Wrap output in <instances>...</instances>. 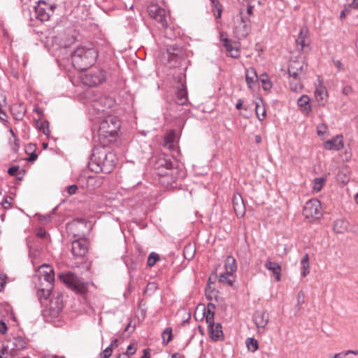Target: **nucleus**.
I'll use <instances>...</instances> for the list:
<instances>
[{
  "mask_svg": "<svg viewBox=\"0 0 358 358\" xmlns=\"http://www.w3.org/2000/svg\"><path fill=\"white\" fill-rule=\"evenodd\" d=\"M116 162L114 153L108 152L104 148H95L88 163L89 169L94 173H110Z\"/></svg>",
  "mask_w": 358,
  "mask_h": 358,
  "instance_id": "1",
  "label": "nucleus"
},
{
  "mask_svg": "<svg viewBox=\"0 0 358 358\" xmlns=\"http://www.w3.org/2000/svg\"><path fill=\"white\" fill-rule=\"evenodd\" d=\"M120 128V122L116 116L108 115L101 121L98 134L103 147L115 141Z\"/></svg>",
  "mask_w": 358,
  "mask_h": 358,
  "instance_id": "2",
  "label": "nucleus"
},
{
  "mask_svg": "<svg viewBox=\"0 0 358 358\" xmlns=\"http://www.w3.org/2000/svg\"><path fill=\"white\" fill-rule=\"evenodd\" d=\"M97 56V52L94 48L81 45L72 53V63L76 69L84 70L94 64Z\"/></svg>",
  "mask_w": 358,
  "mask_h": 358,
  "instance_id": "3",
  "label": "nucleus"
},
{
  "mask_svg": "<svg viewBox=\"0 0 358 358\" xmlns=\"http://www.w3.org/2000/svg\"><path fill=\"white\" fill-rule=\"evenodd\" d=\"M307 66V64L303 60H292L289 62L288 73L292 79L289 81L290 85H294V87H292V90L296 91L298 89L301 88V85L294 83V82L300 80L305 76Z\"/></svg>",
  "mask_w": 358,
  "mask_h": 358,
  "instance_id": "4",
  "label": "nucleus"
},
{
  "mask_svg": "<svg viewBox=\"0 0 358 358\" xmlns=\"http://www.w3.org/2000/svg\"><path fill=\"white\" fill-rule=\"evenodd\" d=\"M59 279L69 289L77 293L83 294L87 291V286L83 280L71 272L62 273Z\"/></svg>",
  "mask_w": 358,
  "mask_h": 358,
  "instance_id": "5",
  "label": "nucleus"
},
{
  "mask_svg": "<svg viewBox=\"0 0 358 358\" xmlns=\"http://www.w3.org/2000/svg\"><path fill=\"white\" fill-rule=\"evenodd\" d=\"M106 77L105 71L94 68L83 76V82L88 86H96L103 82L106 80Z\"/></svg>",
  "mask_w": 358,
  "mask_h": 358,
  "instance_id": "6",
  "label": "nucleus"
},
{
  "mask_svg": "<svg viewBox=\"0 0 358 358\" xmlns=\"http://www.w3.org/2000/svg\"><path fill=\"white\" fill-rule=\"evenodd\" d=\"M26 347L27 343L23 338L20 336L14 337L7 342L6 345L3 346L1 349V354H10V356L15 357Z\"/></svg>",
  "mask_w": 358,
  "mask_h": 358,
  "instance_id": "7",
  "label": "nucleus"
},
{
  "mask_svg": "<svg viewBox=\"0 0 358 358\" xmlns=\"http://www.w3.org/2000/svg\"><path fill=\"white\" fill-rule=\"evenodd\" d=\"M303 214L308 219H320L322 216L320 201L317 199L308 201L303 207Z\"/></svg>",
  "mask_w": 358,
  "mask_h": 358,
  "instance_id": "8",
  "label": "nucleus"
},
{
  "mask_svg": "<svg viewBox=\"0 0 358 358\" xmlns=\"http://www.w3.org/2000/svg\"><path fill=\"white\" fill-rule=\"evenodd\" d=\"M155 168L157 174L162 177H168L173 175V164L170 159L164 157H159L157 159Z\"/></svg>",
  "mask_w": 358,
  "mask_h": 358,
  "instance_id": "9",
  "label": "nucleus"
},
{
  "mask_svg": "<svg viewBox=\"0 0 358 358\" xmlns=\"http://www.w3.org/2000/svg\"><path fill=\"white\" fill-rule=\"evenodd\" d=\"M34 10L35 17L41 21H48L53 13L52 6L42 1L38 2Z\"/></svg>",
  "mask_w": 358,
  "mask_h": 358,
  "instance_id": "10",
  "label": "nucleus"
},
{
  "mask_svg": "<svg viewBox=\"0 0 358 358\" xmlns=\"http://www.w3.org/2000/svg\"><path fill=\"white\" fill-rule=\"evenodd\" d=\"M148 13L150 16L156 20L162 26L166 29L168 26L166 11L164 8L157 5H151L148 8Z\"/></svg>",
  "mask_w": 358,
  "mask_h": 358,
  "instance_id": "11",
  "label": "nucleus"
},
{
  "mask_svg": "<svg viewBox=\"0 0 358 358\" xmlns=\"http://www.w3.org/2000/svg\"><path fill=\"white\" fill-rule=\"evenodd\" d=\"M88 250V243L86 239H77L72 242L71 251L75 257H84Z\"/></svg>",
  "mask_w": 358,
  "mask_h": 358,
  "instance_id": "12",
  "label": "nucleus"
},
{
  "mask_svg": "<svg viewBox=\"0 0 358 358\" xmlns=\"http://www.w3.org/2000/svg\"><path fill=\"white\" fill-rule=\"evenodd\" d=\"M252 320L258 329V331L263 332L268 322V314L264 311L257 310L254 313Z\"/></svg>",
  "mask_w": 358,
  "mask_h": 358,
  "instance_id": "13",
  "label": "nucleus"
},
{
  "mask_svg": "<svg viewBox=\"0 0 358 358\" xmlns=\"http://www.w3.org/2000/svg\"><path fill=\"white\" fill-rule=\"evenodd\" d=\"M315 96L320 105L324 106L326 104L328 93L321 80H318V84L315 85Z\"/></svg>",
  "mask_w": 358,
  "mask_h": 358,
  "instance_id": "14",
  "label": "nucleus"
},
{
  "mask_svg": "<svg viewBox=\"0 0 358 358\" xmlns=\"http://www.w3.org/2000/svg\"><path fill=\"white\" fill-rule=\"evenodd\" d=\"M232 204L235 213L238 217H243L245 213V206L241 195L235 193L232 198Z\"/></svg>",
  "mask_w": 358,
  "mask_h": 358,
  "instance_id": "15",
  "label": "nucleus"
},
{
  "mask_svg": "<svg viewBox=\"0 0 358 358\" xmlns=\"http://www.w3.org/2000/svg\"><path fill=\"white\" fill-rule=\"evenodd\" d=\"M324 148L328 150H340L343 148L342 135H336L324 143Z\"/></svg>",
  "mask_w": 358,
  "mask_h": 358,
  "instance_id": "16",
  "label": "nucleus"
},
{
  "mask_svg": "<svg viewBox=\"0 0 358 358\" xmlns=\"http://www.w3.org/2000/svg\"><path fill=\"white\" fill-rule=\"evenodd\" d=\"M208 329L212 340L214 341L223 340L222 326L220 323L215 324L214 322L209 323L208 324Z\"/></svg>",
  "mask_w": 358,
  "mask_h": 358,
  "instance_id": "17",
  "label": "nucleus"
},
{
  "mask_svg": "<svg viewBox=\"0 0 358 358\" xmlns=\"http://www.w3.org/2000/svg\"><path fill=\"white\" fill-rule=\"evenodd\" d=\"M39 274L43 277L44 280L50 285L55 281L54 270L52 266L48 264H43L39 267Z\"/></svg>",
  "mask_w": 358,
  "mask_h": 358,
  "instance_id": "18",
  "label": "nucleus"
},
{
  "mask_svg": "<svg viewBox=\"0 0 358 358\" xmlns=\"http://www.w3.org/2000/svg\"><path fill=\"white\" fill-rule=\"evenodd\" d=\"M308 29L307 27H303L298 35V37L296 40V43L298 45L301 46V50H303L305 47L308 46L310 44V39L308 38Z\"/></svg>",
  "mask_w": 358,
  "mask_h": 358,
  "instance_id": "19",
  "label": "nucleus"
},
{
  "mask_svg": "<svg viewBox=\"0 0 358 358\" xmlns=\"http://www.w3.org/2000/svg\"><path fill=\"white\" fill-rule=\"evenodd\" d=\"M265 267L267 270L272 271L276 281L280 280L281 266L278 263L273 262L268 258L265 262Z\"/></svg>",
  "mask_w": 358,
  "mask_h": 358,
  "instance_id": "20",
  "label": "nucleus"
},
{
  "mask_svg": "<svg viewBox=\"0 0 358 358\" xmlns=\"http://www.w3.org/2000/svg\"><path fill=\"white\" fill-rule=\"evenodd\" d=\"M176 94L177 102L179 105L186 104L187 101V91L185 84L181 83L180 86L177 87Z\"/></svg>",
  "mask_w": 358,
  "mask_h": 358,
  "instance_id": "21",
  "label": "nucleus"
},
{
  "mask_svg": "<svg viewBox=\"0 0 358 358\" xmlns=\"http://www.w3.org/2000/svg\"><path fill=\"white\" fill-rule=\"evenodd\" d=\"M349 222L343 218L336 220L334 222L333 229L337 234H343L348 230Z\"/></svg>",
  "mask_w": 358,
  "mask_h": 358,
  "instance_id": "22",
  "label": "nucleus"
},
{
  "mask_svg": "<svg viewBox=\"0 0 358 358\" xmlns=\"http://www.w3.org/2000/svg\"><path fill=\"white\" fill-rule=\"evenodd\" d=\"M245 81L250 88L258 81L257 71L255 68L250 67L246 70Z\"/></svg>",
  "mask_w": 358,
  "mask_h": 358,
  "instance_id": "23",
  "label": "nucleus"
},
{
  "mask_svg": "<svg viewBox=\"0 0 358 358\" xmlns=\"http://www.w3.org/2000/svg\"><path fill=\"white\" fill-rule=\"evenodd\" d=\"M167 53L169 55V61L174 59L177 61L182 55V50L178 45L175 44L167 48Z\"/></svg>",
  "mask_w": 358,
  "mask_h": 358,
  "instance_id": "24",
  "label": "nucleus"
},
{
  "mask_svg": "<svg viewBox=\"0 0 358 358\" xmlns=\"http://www.w3.org/2000/svg\"><path fill=\"white\" fill-rule=\"evenodd\" d=\"M225 271L234 273L238 268L235 258L231 255L227 257L224 263Z\"/></svg>",
  "mask_w": 358,
  "mask_h": 358,
  "instance_id": "25",
  "label": "nucleus"
},
{
  "mask_svg": "<svg viewBox=\"0 0 358 358\" xmlns=\"http://www.w3.org/2000/svg\"><path fill=\"white\" fill-rule=\"evenodd\" d=\"M299 106L308 114L311 110L310 99L308 96L303 95L297 101Z\"/></svg>",
  "mask_w": 358,
  "mask_h": 358,
  "instance_id": "26",
  "label": "nucleus"
},
{
  "mask_svg": "<svg viewBox=\"0 0 358 358\" xmlns=\"http://www.w3.org/2000/svg\"><path fill=\"white\" fill-rule=\"evenodd\" d=\"M233 277L234 273L225 271L220 274L218 277V280L219 282L225 283L229 286H232L234 283Z\"/></svg>",
  "mask_w": 358,
  "mask_h": 358,
  "instance_id": "27",
  "label": "nucleus"
},
{
  "mask_svg": "<svg viewBox=\"0 0 358 358\" xmlns=\"http://www.w3.org/2000/svg\"><path fill=\"white\" fill-rule=\"evenodd\" d=\"M301 275L306 277L310 272L309 257L306 253L301 260Z\"/></svg>",
  "mask_w": 358,
  "mask_h": 358,
  "instance_id": "28",
  "label": "nucleus"
},
{
  "mask_svg": "<svg viewBox=\"0 0 358 358\" xmlns=\"http://www.w3.org/2000/svg\"><path fill=\"white\" fill-rule=\"evenodd\" d=\"M196 248L193 244L189 243L184 248L183 255L186 259H192L195 254Z\"/></svg>",
  "mask_w": 358,
  "mask_h": 358,
  "instance_id": "29",
  "label": "nucleus"
},
{
  "mask_svg": "<svg viewBox=\"0 0 358 358\" xmlns=\"http://www.w3.org/2000/svg\"><path fill=\"white\" fill-rule=\"evenodd\" d=\"M248 350L251 352H256L259 348V343L257 339L254 338H248L245 341Z\"/></svg>",
  "mask_w": 358,
  "mask_h": 358,
  "instance_id": "30",
  "label": "nucleus"
},
{
  "mask_svg": "<svg viewBox=\"0 0 358 358\" xmlns=\"http://www.w3.org/2000/svg\"><path fill=\"white\" fill-rule=\"evenodd\" d=\"M162 343L166 345L172 340V329L171 327L166 328L162 334Z\"/></svg>",
  "mask_w": 358,
  "mask_h": 358,
  "instance_id": "31",
  "label": "nucleus"
},
{
  "mask_svg": "<svg viewBox=\"0 0 358 358\" xmlns=\"http://www.w3.org/2000/svg\"><path fill=\"white\" fill-rule=\"evenodd\" d=\"M326 178L324 177L315 178L313 181V190L316 192H320L324 186Z\"/></svg>",
  "mask_w": 358,
  "mask_h": 358,
  "instance_id": "32",
  "label": "nucleus"
},
{
  "mask_svg": "<svg viewBox=\"0 0 358 358\" xmlns=\"http://www.w3.org/2000/svg\"><path fill=\"white\" fill-rule=\"evenodd\" d=\"M255 110L257 118L259 120L262 121L266 116V110L264 107L259 103H256Z\"/></svg>",
  "mask_w": 358,
  "mask_h": 358,
  "instance_id": "33",
  "label": "nucleus"
},
{
  "mask_svg": "<svg viewBox=\"0 0 358 358\" xmlns=\"http://www.w3.org/2000/svg\"><path fill=\"white\" fill-rule=\"evenodd\" d=\"M211 6L213 8L216 9L217 13V15L215 14L216 18H220L222 16V6L218 0H210Z\"/></svg>",
  "mask_w": 358,
  "mask_h": 358,
  "instance_id": "34",
  "label": "nucleus"
},
{
  "mask_svg": "<svg viewBox=\"0 0 358 358\" xmlns=\"http://www.w3.org/2000/svg\"><path fill=\"white\" fill-rule=\"evenodd\" d=\"M159 260V257L158 254L152 252L148 256L147 264H148V266L152 267Z\"/></svg>",
  "mask_w": 358,
  "mask_h": 358,
  "instance_id": "35",
  "label": "nucleus"
},
{
  "mask_svg": "<svg viewBox=\"0 0 358 358\" xmlns=\"http://www.w3.org/2000/svg\"><path fill=\"white\" fill-rule=\"evenodd\" d=\"M203 316L207 324L214 322V312L203 308Z\"/></svg>",
  "mask_w": 358,
  "mask_h": 358,
  "instance_id": "36",
  "label": "nucleus"
},
{
  "mask_svg": "<svg viewBox=\"0 0 358 358\" xmlns=\"http://www.w3.org/2000/svg\"><path fill=\"white\" fill-rule=\"evenodd\" d=\"M260 80L263 84L262 87L264 90H268L271 88V86H272L271 83L268 79V77L266 75H265V76L262 75V77L260 78Z\"/></svg>",
  "mask_w": 358,
  "mask_h": 358,
  "instance_id": "37",
  "label": "nucleus"
},
{
  "mask_svg": "<svg viewBox=\"0 0 358 358\" xmlns=\"http://www.w3.org/2000/svg\"><path fill=\"white\" fill-rule=\"evenodd\" d=\"M327 131L328 127L324 123H321L317 127V133L320 136H323L327 132Z\"/></svg>",
  "mask_w": 358,
  "mask_h": 358,
  "instance_id": "38",
  "label": "nucleus"
},
{
  "mask_svg": "<svg viewBox=\"0 0 358 358\" xmlns=\"http://www.w3.org/2000/svg\"><path fill=\"white\" fill-rule=\"evenodd\" d=\"M113 352L112 345L108 346L100 354L101 358H109Z\"/></svg>",
  "mask_w": 358,
  "mask_h": 358,
  "instance_id": "39",
  "label": "nucleus"
},
{
  "mask_svg": "<svg viewBox=\"0 0 358 358\" xmlns=\"http://www.w3.org/2000/svg\"><path fill=\"white\" fill-rule=\"evenodd\" d=\"M222 41H223V45L224 46L226 50L228 52H231L234 49V44L233 45L232 43L229 39H227V38L223 39L222 38Z\"/></svg>",
  "mask_w": 358,
  "mask_h": 358,
  "instance_id": "40",
  "label": "nucleus"
},
{
  "mask_svg": "<svg viewBox=\"0 0 358 358\" xmlns=\"http://www.w3.org/2000/svg\"><path fill=\"white\" fill-rule=\"evenodd\" d=\"M10 146L12 150L16 152L20 148V141L17 137H15L13 141H10Z\"/></svg>",
  "mask_w": 358,
  "mask_h": 358,
  "instance_id": "41",
  "label": "nucleus"
},
{
  "mask_svg": "<svg viewBox=\"0 0 358 358\" xmlns=\"http://www.w3.org/2000/svg\"><path fill=\"white\" fill-rule=\"evenodd\" d=\"M229 55L233 58H238L240 55V51L236 43H234V49L229 52Z\"/></svg>",
  "mask_w": 358,
  "mask_h": 358,
  "instance_id": "42",
  "label": "nucleus"
},
{
  "mask_svg": "<svg viewBox=\"0 0 358 358\" xmlns=\"http://www.w3.org/2000/svg\"><path fill=\"white\" fill-rule=\"evenodd\" d=\"M12 198L10 196H7L5 198V199L1 202V206L5 209H8L11 206V202Z\"/></svg>",
  "mask_w": 358,
  "mask_h": 358,
  "instance_id": "43",
  "label": "nucleus"
},
{
  "mask_svg": "<svg viewBox=\"0 0 358 358\" xmlns=\"http://www.w3.org/2000/svg\"><path fill=\"white\" fill-rule=\"evenodd\" d=\"M136 351V348L134 344H130L127 349V351L124 354H127V356H131L135 354Z\"/></svg>",
  "mask_w": 358,
  "mask_h": 358,
  "instance_id": "44",
  "label": "nucleus"
},
{
  "mask_svg": "<svg viewBox=\"0 0 358 358\" xmlns=\"http://www.w3.org/2000/svg\"><path fill=\"white\" fill-rule=\"evenodd\" d=\"M39 129H40V130L43 131L44 134L48 135L50 131L48 129V122H41V125L39 126Z\"/></svg>",
  "mask_w": 358,
  "mask_h": 358,
  "instance_id": "45",
  "label": "nucleus"
},
{
  "mask_svg": "<svg viewBox=\"0 0 358 358\" xmlns=\"http://www.w3.org/2000/svg\"><path fill=\"white\" fill-rule=\"evenodd\" d=\"M296 299L298 306H301L304 303V294L302 291L298 292Z\"/></svg>",
  "mask_w": 358,
  "mask_h": 358,
  "instance_id": "46",
  "label": "nucleus"
},
{
  "mask_svg": "<svg viewBox=\"0 0 358 358\" xmlns=\"http://www.w3.org/2000/svg\"><path fill=\"white\" fill-rule=\"evenodd\" d=\"M175 140V133L173 131H171L167 134V135L164 137V142L165 141H171L174 142Z\"/></svg>",
  "mask_w": 358,
  "mask_h": 358,
  "instance_id": "47",
  "label": "nucleus"
},
{
  "mask_svg": "<svg viewBox=\"0 0 358 358\" xmlns=\"http://www.w3.org/2000/svg\"><path fill=\"white\" fill-rule=\"evenodd\" d=\"M20 167L19 166H13L8 169V173L10 176H15L17 173V171L19 170Z\"/></svg>",
  "mask_w": 358,
  "mask_h": 358,
  "instance_id": "48",
  "label": "nucleus"
},
{
  "mask_svg": "<svg viewBox=\"0 0 358 358\" xmlns=\"http://www.w3.org/2000/svg\"><path fill=\"white\" fill-rule=\"evenodd\" d=\"M78 189V187L76 185H72L68 187L67 192L70 195H73L76 194V191Z\"/></svg>",
  "mask_w": 358,
  "mask_h": 358,
  "instance_id": "49",
  "label": "nucleus"
},
{
  "mask_svg": "<svg viewBox=\"0 0 358 358\" xmlns=\"http://www.w3.org/2000/svg\"><path fill=\"white\" fill-rule=\"evenodd\" d=\"M7 331V326L3 321H0V333L5 334Z\"/></svg>",
  "mask_w": 358,
  "mask_h": 358,
  "instance_id": "50",
  "label": "nucleus"
},
{
  "mask_svg": "<svg viewBox=\"0 0 358 358\" xmlns=\"http://www.w3.org/2000/svg\"><path fill=\"white\" fill-rule=\"evenodd\" d=\"M347 355V352L344 351L340 353L335 354L331 358H346Z\"/></svg>",
  "mask_w": 358,
  "mask_h": 358,
  "instance_id": "51",
  "label": "nucleus"
},
{
  "mask_svg": "<svg viewBox=\"0 0 358 358\" xmlns=\"http://www.w3.org/2000/svg\"><path fill=\"white\" fill-rule=\"evenodd\" d=\"M6 277L4 275H0V292L3 289L4 285L6 283Z\"/></svg>",
  "mask_w": 358,
  "mask_h": 358,
  "instance_id": "52",
  "label": "nucleus"
},
{
  "mask_svg": "<svg viewBox=\"0 0 358 358\" xmlns=\"http://www.w3.org/2000/svg\"><path fill=\"white\" fill-rule=\"evenodd\" d=\"M164 146L169 149L170 150H172L174 149L175 146L173 144V142L171 141H165L164 143Z\"/></svg>",
  "mask_w": 358,
  "mask_h": 358,
  "instance_id": "53",
  "label": "nucleus"
},
{
  "mask_svg": "<svg viewBox=\"0 0 358 358\" xmlns=\"http://www.w3.org/2000/svg\"><path fill=\"white\" fill-rule=\"evenodd\" d=\"M334 66L338 69L341 70L343 68V64L339 60H334L333 61Z\"/></svg>",
  "mask_w": 358,
  "mask_h": 358,
  "instance_id": "54",
  "label": "nucleus"
},
{
  "mask_svg": "<svg viewBox=\"0 0 358 358\" xmlns=\"http://www.w3.org/2000/svg\"><path fill=\"white\" fill-rule=\"evenodd\" d=\"M46 231L43 229H40L38 232H37V236L41 238H44L46 237Z\"/></svg>",
  "mask_w": 358,
  "mask_h": 358,
  "instance_id": "55",
  "label": "nucleus"
},
{
  "mask_svg": "<svg viewBox=\"0 0 358 358\" xmlns=\"http://www.w3.org/2000/svg\"><path fill=\"white\" fill-rule=\"evenodd\" d=\"M7 119H8L7 114L4 111L1 112L0 113V120L3 122H7Z\"/></svg>",
  "mask_w": 358,
  "mask_h": 358,
  "instance_id": "56",
  "label": "nucleus"
},
{
  "mask_svg": "<svg viewBox=\"0 0 358 358\" xmlns=\"http://www.w3.org/2000/svg\"><path fill=\"white\" fill-rule=\"evenodd\" d=\"M37 155L34 152H32L29 158L27 159L28 162H34L37 159Z\"/></svg>",
  "mask_w": 358,
  "mask_h": 358,
  "instance_id": "57",
  "label": "nucleus"
},
{
  "mask_svg": "<svg viewBox=\"0 0 358 358\" xmlns=\"http://www.w3.org/2000/svg\"><path fill=\"white\" fill-rule=\"evenodd\" d=\"M350 6L353 9H358V0H353Z\"/></svg>",
  "mask_w": 358,
  "mask_h": 358,
  "instance_id": "58",
  "label": "nucleus"
},
{
  "mask_svg": "<svg viewBox=\"0 0 358 358\" xmlns=\"http://www.w3.org/2000/svg\"><path fill=\"white\" fill-rule=\"evenodd\" d=\"M205 309L208 310H211L212 312H214L215 311V306L214 304L211 303H209L208 305H207V307L206 308H204Z\"/></svg>",
  "mask_w": 358,
  "mask_h": 358,
  "instance_id": "59",
  "label": "nucleus"
},
{
  "mask_svg": "<svg viewBox=\"0 0 358 358\" xmlns=\"http://www.w3.org/2000/svg\"><path fill=\"white\" fill-rule=\"evenodd\" d=\"M243 101L242 99H238V102L236 104V108L238 110H241L242 108Z\"/></svg>",
  "mask_w": 358,
  "mask_h": 358,
  "instance_id": "60",
  "label": "nucleus"
},
{
  "mask_svg": "<svg viewBox=\"0 0 358 358\" xmlns=\"http://www.w3.org/2000/svg\"><path fill=\"white\" fill-rule=\"evenodd\" d=\"M347 355H350V354H353V355H358V350H347Z\"/></svg>",
  "mask_w": 358,
  "mask_h": 358,
  "instance_id": "61",
  "label": "nucleus"
},
{
  "mask_svg": "<svg viewBox=\"0 0 358 358\" xmlns=\"http://www.w3.org/2000/svg\"><path fill=\"white\" fill-rule=\"evenodd\" d=\"M255 142L257 143H260L262 142V138L259 135H256L255 136Z\"/></svg>",
  "mask_w": 358,
  "mask_h": 358,
  "instance_id": "62",
  "label": "nucleus"
},
{
  "mask_svg": "<svg viewBox=\"0 0 358 358\" xmlns=\"http://www.w3.org/2000/svg\"><path fill=\"white\" fill-rule=\"evenodd\" d=\"M252 11H253V6H248L247 8L248 14L251 15L252 13Z\"/></svg>",
  "mask_w": 358,
  "mask_h": 358,
  "instance_id": "63",
  "label": "nucleus"
},
{
  "mask_svg": "<svg viewBox=\"0 0 358 358\" xmlns=\"http://www.w3.org/2000/svg\"><path fill=\"white\" fill-rule=\"evenodd\" d=\"M117 358H129V357L127 356V354L122 353V355H120Z\"/></svg>",
  "mask_w": 358,
  "mask_h": 358,
  "instance_id": "64",
  "label": "nucleus"
}]
</instances>
